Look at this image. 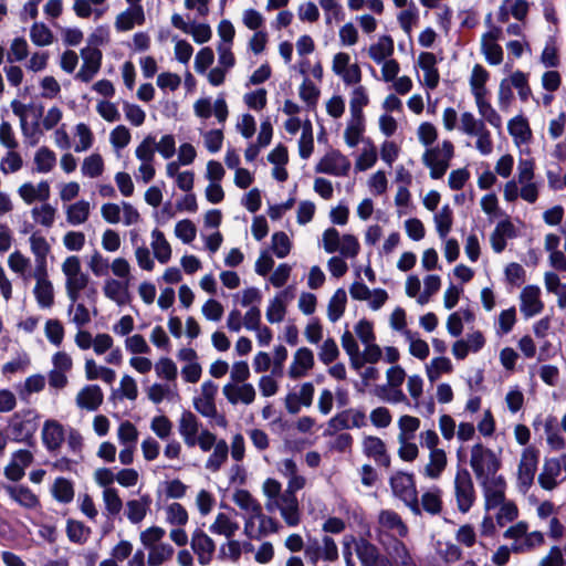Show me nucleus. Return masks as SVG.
I'll return each instance as SVG.
<instances>
[{
	"label": "nucleus",
	"instance_id": "9d476101",
	"mask_svg": "<svg viewBox=\"0 0 566 566\" xmlns=\"http://www.w3.org/2000/svg\"><path fill=\"white\" fill-rule=\"evenodd\" d=\"M83 64L76 74V78L88 83L98 73L102 64V51L97 48L85 46L81 50Z\"/></svg>",
	"mask_w": 566,
	"mask_h": 566
},
{
	"label": "nucleus",
	"instance_id": "6e6552de",
	"mask_svg": "<svg viewBox=\"0 0 566 566\" xmlns=\"http://www.w3.org/2000/svg\"><path fill=\"white\" fill-rule=\"evenodd\" d=\"M539 451L535 447H527L523 453L518 465L517 480L520 488L526 492L534 482L538 464Z\"/></svg>",
	"mask_w": 566,
	"mask_h": 566
},
{
	"label": "nucleus",
	"instance_id": "09e8293b",
	"mask_svg": "<svg viewBox=\"0 0 566 566\" xmlns=\"http://www.w3.org/2000/svg\"><path fill=\"white\" fill-rule=\"evenodd\" d=\"M418 9L416 8L415 3L411 2L407 9L399 12L397 20L403 32L407 35H410L412 28L418 21Z\"/></svg>",
	"mask_w": 566,
	"mask_h": 566
},
{
	"label": "nucleus",
	"instance_id": "4468645a",
	"mask_svg": "<svg viewBox=\"0 0 566 566\" xmlns=\"http://www.w3.org/2000/svg\"><path fill=\"white\" fill-rule=\"evenodd\" d=\"M418 65L423 71L424 85L430 90H434L438 86L440 80L438 69L436 67V55L431 52L420 53L418 57Z\"/></svg>",
	"mask_w": 566,
	"mask_h": 566
},
{
	"label": "nucleus",
	"instance_id": "f704fd0d",
	"mask_svg": "<svg viewBox=\"0 0 566 566\" xmlns=\"http://www.w3.org/2000/svg\"><path fill=\"white\" fill-rule=\"evenodd\" d=\"M34 295L41 307H51L54 303L53 285L49 280H39L34 287Z\"/></svg>",
	"mask_w": 566,
	"mask_h": 566
},
{
	"label": "nucleus",
	"instance_id": "69168bd1",
	"mask_svg": "<svg viewBox=\"0 0 566 566\" xmlns=\"http://www.w3.org/2000/svg\"><path fill=\"white\" fill-rule=\"evenodd\" d=\"M45 336L55 346H60L64 338V327L59 319H48L45 323Z\"/></svg>",
	"mask_w": 566,
	"mask_h": 566
},
{
	"label": "nucleus",
	"instance_id": "ddd939ff",
	"mask_svg": "<svg viewBox=\"0 0 566 566\" xmlns=\"http://www.w3.org/2000/svg\"><path fill=\"white\" fill-rule=\"evenodd\" d=\"M541 290L536 285H527L521 293V311L526 317H532L539 314L544 304L539 298Z\"/></svg>",
	"mask_w": 566,
	"mask_h": 566
},
{
	"label": "nucleus",
	"instance_id": "e2e57ef3",
	"mask_svg": "<svg viewBox=\"0 0 566 566\" xmlns=\"http://www.w3.org/2000/svg\"><path fill=\"white\" fill-rule=\"evenodd\" d=\"M188 518H189L188 512L184 507V505H181L178 502H174L170 505H168V507H167L168 523H170L171 525L184 526L187 524Z\"/></svg>",
	"mask_w": 566,
	"mask_h": 566
},
{
	"label": "nucleus",
	"instance_id": "2eb2a0df",
	"mask_svg": "<svg viewBox=\"0 0 566 566\" xmlns=\"http://www.w3.org/2000/svg\"><path fill=\"white\" fill-rule=\"evenodd\" d=\"M104 395L98 385H86L76 396L80 408L95 411L103 403Z\"/></svg>",
	"mask_w": 566,
	"mask_h": 566
},
{
	"label": "nucleus",
	"instance_id": "c756f323",
	"mask_svg": "<svg viewBox=\"0 0 566 566\" xmlns=\"http://www.w3.org/2000/svg\"><path fill=\"white\" fill-rule=\"evenodd\" d=\"M233 501L240 509L244 511H250L252 517L261 515V504L252 496V494L248 490H237L233 495Z\"/></svg>",
	"mask_w": 566,
	"mask_h": 566
},
{
	"label": "nucleus",
	"instance_id": "412c9836",
	"mask_svg": "<svg viewBox=\"0 0 566 566\" xmlns=\"http://www.w3.org/2000/svg\"><path fill=\"white\" fill-rule=\"evenodd\" d=\"M394 50L395 44L392 38L389 35H381L378 38L376 43L369 46L368 55L375 63L380 64L391 57Z\"/></svg>",
	"mask_w": 566,
	"mask_h": 566
},
{
	"label": "nucleus",
	"instance_id": "a211bd4d",
	"mask_svg": "<svg viewBox=\"0 0 566 566\" xmlns=\"http://www.w3.org/2000/svg\"><path fill=\"white\" fill-rule=\"evenodd\" d=\"M560 474V462L557 458H546L543 471L538 475V484L546 491L554 490L558 482L556 478Z\"/></svg>",
	"mask_w": 566,
	"mask_h": 566
},
{
	"label": "nucleus",
	"instance_id": "3c124183",
	"mask_svg": "<svg viewBox=\"0 0 566 566\" xmlns=\"http://www.w3.org/2000/svg\"><path fill=\"white\" fill-rule=\"evenodd\" d=\"M286 314V304L284 300L281 298V295H275V297L270 302L266 308V319L271 324L280 323L284 319Z\"/></svg>",
	"mask_w": 566,
	"mask_h": 566
},
{
	"label": "nucleus",
	"instance_id": "8fccbe9b",
	"mask_svg": "<svg viewBox=\"0 0 566 566\" xmlns=\"http://www.w3.org/2000/svg\"><path fill=\"white\" fill-rule=\"evenodd\" d=\"M29 54V44L22 36L14 38L11 41L10 49L7 55V60L10 63L20 62L24 60Z\"/></svg>",
	"mask_w": 566,
	"mask_h": 566
},
{
	"label": "nucleus",
	"instance_id": "5701e85b",
	"mask_svg": "<svg viewBox=\"0 0 566 566\" xmlns=\"http://www.w3.org/2000/svg\"><path fill=\"white\" fill-rule=\"evenodd\" d=\"M347 294L343 287L335 291L327 305V316L333 323L337 322L345 313Z\"/></svg>",
	"mask_w": 566,
	"mask_h": 566
},
{
	"label": "nucleus",
	"instance_id": "13d9d810",
	"mask_svg": "<svg viewBox=\"0 0 566 566\" xmlns=\"http://www.w3.org/2000/svg\"><path fill=\"white\" fill-rule=\"evenodd\" d=\"M377 161V148L375 144H368V147H365L361 154L358 156L355 168L358 171H365L371 168Z\"/></svg>",
	"mask_w": 566,
	"mask_h": 566
},
{
	"label": "nucleus",
	"instance_id": "dca6fc26",
	"mask_svg": "<svg viewBox=\"0 0 566 566\" xmlns=\"http://www.w3.org/2000/svg\"><path fill=\"white\" fill-rule=\"evenodd\" d=\"M314 366L313 352L307 347H301L294 355V361L290 366L289 375L293 379L304 377L308 369Z\"/></svg>",
	"mask_w": 566,
	"mask_h": 566
},
{
	"label": "nucleus",
	"instance_id": "473e14b6",
	"mask_svg": "<svg viewBox=\"0 0 566 566\" xmlns=\"http://www.w3.org/2000/svg\"><path fill=\"white\" fill-rule=\"evenodd\" d=\"M34 164L38 172L48 174L56 165V155L49 147L42 146L35 153Z\"/></svg>",
	"mask_w": 566,
	"mask_h": 566
},
{
	"label": "nucleus",
	"instance_id": "2f4dec72",
	"mask_svg": "<svg viewBox=\"0 0 566 566\" xmlns=\"http://www.w3.org/2000/svg\"><path fill=\"white\" fill-rule=\"evenodd\" d=\"M443 506V502L441 499V490L439 488H434L431 491H427L421 496V511H426L431 515H438L441 513Z\"/></svg>",
	"mask_w": 566,
	"mask_h": 566
},
{
	"label": "nucleus",
	"instance_id": "6e6d98bb",
	"mask_svg": "<svg viewBox=\"0 0 566 566\" xmlns=\"http://www.w3.org/2000/svg\"><path fill=\"white\" fill-rule=\"evenodd\" d=\"M175 234L184 243L189 244L196 239L197 228L191 220L184 219L177 222L175 227Z\"/></svg>",
	"mask_w": 566,
	"mask_h": 566
},
{
	"label": "nucleus",
	"instance_id": "864d4df0",
	"mask_svg": "<svg viewBox=\"0 0 566 566\" xmlns=\"http://www.w3.org/2000/svg\"><path fill=\"white\" fill-rule=\"evenodd\" d=\"M545 538L544 534L539 531H534L531 533L526 532V535L524 536V543L523 545H512V552L514 553H522V552H530L534 549L535 547H539L544 545Z\"/></svg>",
	"mask_w": 566,
	"mask_h": 566
},
{
	"label": "nucleus",
	"instance_id": "bb28decb",
	"mask_svg": "<svg viewBox=\"0 0 566 566\" xmlns=\"http://www.w3.org/2000/svg\"><path fill=\"white\" fill-rule=\"evenodd\" d=\"M512 88L517 91V95L522 102H527L532 96V90L528 84V75L522 71L513 72L509 77H505Z\"/></svg>",
	"mask_w": 566,
	"mask_h": 566
},
{
	"label": "nucleus",
	"instance_id": "7c9ffc66",
	"mask_svg": "<svg viewBox=\"0 0 566 566\" xmlns=\"http://www.w3.org/2000/svg\"><path fill=\"white\" fill-rule=\"evenodd\" d=\"M555 421L556 419L554 417H548L544 424V431L546 434V442L551 450L560 451L566 448V440L554 426Z\"/></svg>",
	"mask_w": 566,
	"mask_h": 566
},
{
	"label": "nucleus",
	"instance_id": "680f3d73",
	"mask_svg": "<svg viewBox=\"0 0 566 566\" xmlns=\"http://www.w3.org/2000/svg\"><path fill=\"white\" fill-rule=\"evenodd\" d=\"M369 102L366 88L361 85L356 86L350 95L349 109L354 114H364L363 108Z\"/></svg>",
	"mask_w": 566,
	"mask_h": 566
},
{
	"label": "nucleus",
	"instance_id": "f8f14e48",
	"mask_svg": "<svg viewBox=\"0 0 566 566\" xmlns=\"http://www.w3.org/2000/svg\"><path fill=\"white\" fill-rule=\"evenodd\" d=\"M65 434L63 426L54 419L44 421L42 428V442L48 451L53 452L62 446Z\"/></svg>",
	"mask_w": 566,
	"mask_h": 566
},
{
	"label": "nucleus",
	"instance_id": "ea45409f",
	"mask_svg": "<svg viewBox=\"0 0 566 566\" xmlns=\"http://www.w3.org/2000/svg\"><path fill=\"white\" fill-rule=\"evenodd\" d=\"M434 222L440 238H446L451 231L453 223V211L449 205H444L440 212L434 216Z\"/></svg>",
	"mask_w": 566,
	"mask_h": 566
},
{
	"label": "nucleus",
	"instance_id": "e433bc0d",
	"mask_svg": "<svg viewBox=\"0 0 566 566\" xmlns=\"http://www.w3.org/2000/svg\"><path fill=\"white\" fill-rule=\"evenodd\" d=\"M238 528L239 524L232 522L224 513H219L214 523L209 527L211 533L224 535L228 538H231Z\"/></svg>",
	"mask_w": 566,
	"mask_h": 566
},
{
	"label": "nucleus",
	"instance_id": "37998d69",
	"mask_svg": "<svg viewBox=\"0 0 566 566\" xmlns=\"http://www.w3.org/2000/svg\"><path fill=\"white\" fill-rule=\"evenodd\" d=\"M510 135L520 142H526L531 137V129L527 120L522 116H516L509 122L507 125Z\"/></svg>",
	"mask_w": 566,
	"mask_h": 566
},
{
	"label": "nucleus",
	"instance_id": "72a5a7b5",
	"mask_svg": "<svg viewBox=\"0 0 566 566\" xmlns=\"http://www.w3.org/2000/svg\"><path fill=\"white\" fill-rule=\"evenodd\" d=\"M447 467V454L442 449H433L430 452V462L426 465V474L431 479H438Z\"/></svg>",
	"mask_w": 566,
	"mask_h": 566
},
{
	"label": "nucleus",
	"instance_id": "bf43d9fd",
	"mask_svg": "<svg viewBox=\"0 0 566 566\" xmlns=\"http://www.w3.org/2000/svg\"><path fill=\"white\" fill-rule=\"evenodd\" d=\"M364 453L368 458L379 459L386 451L385 442L375 436H367L363 441Z\"/></svg>",
	"mask_w": 566,
	"mask_h": 566
},
{
	"label": "nucleus",
	"instance_id": "4d7b16f0",
	"mask_svg": "<svg viewBox=\"0 0 566 566\" xmlns=\"http://www.w3.org/2000/svg\"><path fill=\"white\" fill-rule=\"evenodd\" d=\"M480 115L495 128H501L502 118L486 98L475 102Z\"/></svg>",
	"mask_w": 566,
	"mask_h": 566
},
{
	"label": "nucleus",
	"instance_id": "a878e982",
	"mask_svg": "<svg viewBox=\"0 0 566 566\" xmlns=\"http://www.w3.org/2000/svg\"><path fill=\"white\" fill-rule=\"evenodd\" d=\"M151 235L154 238L151 247L155 258L161 264L167 263L171 258V247L169 242L166 240L165 234L158 229H154Z\"/></svg>",
	"mask_w": 566,
	"mask_h": 566
},
{
	"label": "nucleus",
	"instance_id": "a18cd8bd",
	"mask_svg": "<svg viewBox=\"0 0 566 566\" xmlns=\"http://www.w3.org/2000/svg\"><path fill=\"white\" fill-rule=\"evenodd\" d=\"M271 249L276 258L283 259L290 254L292 242L285 232L277 231L272 234Z\"/></svg>",
	"mask_w": 566,
	"mask_h": 566
},
{
	"label": "nucleus",
	"instance_id": "20e7f679",
	"mask_svg": "<svg viewBox=\"0 0 566 566\" xmlns=\"http://www.w3.org/2000/svg\"><path fill=\"white\" fill-rule=\"evenodd\" d=\"M453 157V144H439L434 147L427 148L423 154V164L430 168V177L440 179L444 176L449 168V161Z\"/></svg>",
	"mask_w": 566,
	"mask_h": 566
},
{
	"label": "nucleus",
	"instance_id": "4c0bfd02",
	"mask_svg": "<svg viewBox=\"0 0 566 566\" xmlns=\"http://www.w3.org/2000/svg\"><path fill=\"white\" fill-rule=\"evenodd\" d=\"M90 216V203L85 200H80L71 205L66 211V220L71 224H81L87 220Z\"/></svg>",
	"mask_w": 566,
	"mask_h": 566
},
{
	"label": "nucleus",
	"instance_id": "cd10ccee",
	"mask_svg": "<svg viewBox=\"0 0 566 566\" xmlns=\"http://www.w3.org/2000/svg\"><path fill=\"white\" fill-rule=\"evenodd\" d=\"M88 281L90 277L85 273H80L76 276L66 279V292L72 302L67 310L69 313L73 311L74 303L80 297V292L87 287Z\"/></svg>",
	"mask_w": 566,
	"mask_h": 566
},
{
	"label": "nucleus",
	"instance_id": "79ce46f5",
	"mask_svg": "<svg viewBox=\"0 0 566 566\" xmlns=\"http://www.w3.org/2000/svg\"><path fill=\"white\" fill-rule=\"evenodd\" d=\"M30 39L38 46H48L53 43V33L44 23L35 22L30 28Z\"/></svg>",
	"mask_w": 566,
	"mask_h": 566
},
{
	"label": "nucleus",
	"instance_id": "f257e3e1",
	"mask_svg": "<svg viewBox=\"0 0 566 566\" xmlns=\"http://www.w3.org/2000/svg\"><path fill=\"white\" fill-rule=\"evenodd\" d=\"M39 413L34 409H23L14 412L9 419L7 430L9 439L13 442L25 443L29 448H35V432L39 428Z\"/></svg>",
	"mask_w": 566,
	"mask_h": 566
},
{
	"label": "nucleus",
	"instance_id": "1a4fd4ad",
	"mask_svg": "<svg viewBox=\"0 0 566 566\" xmlns=\"http://www.w3.org/2000/svg\"><path fill=\"white\" fill-rule=\"evenodd\" d=\"M350 169V161L338 150L327 153L316 165L315 170L332 176H346Z\"/></svg>",
	"mask_w": 566,
	"mask_h": 566
},
{
	"label": "nucleus",
	"instance_id": "7ed1b4c3",
	"mask_svg": "<svg viewBox=\"0 0 566 566\" xmlns=\"http://www.w3.org/2000/svg\"><path fill=\"white\" fill-rule=\"evenodd\" d=\"M395 496L401 500L415 515H421L415 475L402 471L396 472L389 480Z\"/></svg>",
	"mask_w": 566,
	"mask_h": 566
},
{
	"label": "nucleus",
	"instance_id": "49530a36",
	"mask_svg": "<svg viewBox=\"0 0 566 566\" xmlns=\"http://www.w3.org/2000/svg\"><path fill=\"white\" fill-rule=\"evenodd\" d=\"M174 555V547L169 544H158L150 548L148 554V565L150 566H159L165 560L171 558Z\"/></svg>",
	"mask_w": 566,
	"mask_h": 566
},
{
	"label": "nucleus",
	"instance_id": "0eeeda50",
	"mask_svg": "<svg viewBox=\"0 0 566 566\" xmlns=\"http://www.w3.org/2000/svg\"><path fill=\"white\" fill-rule=\"evenodd\" d=\"M332 70L346 85H357L361 81L359 65L350 63V56L346 52H338L334 55Z\"/></svg>",
	"mask_w": 566,
	"mask_h": 566
},
{
	"label": "nucleus",
	"instance_id": "a19ab883",
	"mask_svg": "<svg viewBox=\"0 0 566 566\" xmlns=\"http://www.w3.org/2000/svg\"><path fill=\"white\" fill-rule=\"evenodd\" d=\"M365 130L364 114L350 113V118L345 130L346 142H358Z\"/></svg>",
	"mask_w": 566,
	"mask_h": 566
},
{
	"label": "nucleus",
	"instance_id": "338daca9",
	"mask_svg": "<svg viewBox=\"0 0 566 566\" xmlns=\"http://www.w3.org/2000/svg\"><path fill=\"white\" fill-rule=\"evenodd\" d=\"M390 554L396 558V560L401 566H410L413 564V560L409 553L408 547L406 546V544L402 541H400L398 538H394Z\"/></svg>",
	"mask_w": 566,
	"mask_h": 566
},
{
	"label": "nucleus",
	"instance_id": "423d86ee",
	"mask_svg": "<svg viewBox=\"0 0 566 566\" xmlns=\"http://www.w3.org/2000/svg\"><path fill=\"white\" fill-rule=\"evenodd\" d=\"M457 505L461 513H468L475 501V491L470 472L459 469L454 479Z\"/></svg>",
	"mask_w": 566,
	"mask_h": 566
},
{
	"label": "nucleus",
	"instance_id": "de8ad7c7",
	"mask_svg": "<svg viewBox=\"0 0 566 566\" xmlns=\"http://www.w3.org/2000/svg\"><path fill=\"white\" fill-rule=\"evenodd\" d=\"M452 369V363L448 357H436L431 360V366L427 367V376L430 381H436L442 373L449 374Z\"/></svg>",
	"mask_w": 566,
	"mask_h": 566
},
{
	"label": "nucleus",
	"instance_id": "f03ea898",
	"mask_svg": "<svg viewBox=\"0 0 566 566\" xmlns=\"http://www.w3.org/2000/svg\"><path fill=\"white\" fill-rule=\"evenodd\" d=\"M470 465L476 480H479L481 484H485L489 476L497 473L502 467V462L493 450L479 442L471 448Z\"/></svg>",
	"mask_w": 566,
	"mask_h": 566
},
{
	"label": "nucleus",
	"instance_id": "39448f33",
	"mask_svg": "<svg viewBox=\"0 0 566 566\" xmlns=\"http://www.w3.org/2000/svg\"><path fill=\"white\" fill-rule=\"evenodd\" d=\"M360 536L358 537L355 553L361 566H375L381 555L379 548L369 539L371 537V527L365 517L359 516Z\"/></svg>",
	"mask_w": 566,
	"mask_h": 566
},
{
	"label": "nucleus",
	"instance_id": "c03bdc74",
	"mask_svg": "<svg viewBox=\"0 0 566 566\" xmlns=\"http://www.w3.org/2000/svg\"><path fill=\"white\" fill-rule=\"evenodd\" d=\"M352 411V408L346 409L332 417L327 422L328 429L325 430L324 436H333L337 431L350 429L349 417Z\"/></svg>",
	"mask_w": 566,
	"mask_h": 566
},
{
	"label": "nucleus",
	"instance_id": "b1692460",
	"mask_svg": "<svg viewBox=\"0 0 566 566\" xmlns=\"http://www.w3.org/2000/svg\"><path fill=\"white\" fill-rule=\"evenodd\" d=\"M151 499L149 495H143L140 500H130L127 502V518L133 523L137 524L142 522L149 509Z\"/></svg>",
	"mask_w": 566,
	"mask_h": 566
},
{
	"label": "nucleus",
	"instance_id": "aec40b11",
	"mask_svg": "<svg viewBox=\"0 0 566 566\" xmlns=\"http://www.w3.org/2000/svg\"><path fill=\"white\" fill-rule=\"evenodd\" d=\"M459 128L470 137L478 138V142H483V139L489 137L484 123L475 118L470 112L461 115Z\"/></svg>",
	"mask_w": 566,
	"mask_h": 566
},
{
	"label": "nucleus",
	"instance_id": "5fc2aeb1",
	"mask_svg": "<svg viewBox=\"0 0 566 566\" xmlns=\"http://www.w3.org/2000/svg\"><path fill=\"white\" fill-rule=\"evenodd\" d=\"M104 163L99 154H93L86 157L82 165V172L84 176L91 178L98 177L103 174Z\"/></svg>",
	"mask_w": 566,
	"mask_h": 566
},
{
	"label": "nucleus",
	"instance_id": "603ef678",
	"mask_svg": "<svg viewBox=\"0 0 566 566\" xmlns=\"http://www.w3.org/2000/svg\"><path fill=\"white\" fill-rule=\"evenodd\" d=\"M483 486L484 493V507L486 511L493 510L497 506H501L505 502V493L502 490H494L489 480L485 484H481Z\"/></svg>",
	"mask_w": 566,
	"mask_h": 566
},
{
	"label": "nucleus",
	"instance_id": "6ab92c4d",
	"mask_svg": "<svg viewBox=\"0 0 566 566\" xmlns=\"http://www.w3.org/2000/svg\"><path fill=\"white\" fill-rule=\"evenodd\" d=\"M489 77V72L481 64L473 66L469 83L475 102L486 98L488 90L485 84Z\"/></svg>",
	"mask_w": 566,
	"mask_h": 566
},
{
	"label": "nucleus",
	"instance_id": "f3484780",
	"mask_svg": "<svg viewBox=\"0 0 566 566\" xmlns=\"http://www.w3.org/2000/svg\"><path fill=\"white\" fill-rule=\"evenodd\" d=\"M145 21V14L142 6H132L120 12L115 20L117 31L125 32L132 30L136 24L140 25Z\"/></svg>",
	"mask_w": 566,
	"mask_h": 566
},
{
	"label": "nucleus",
	"instance_id": "393cba45",
	"mask_svg": "<svg viewBox=\"0 0 566 566\" xmlns=\"http://www.w3.org/2000/svg\"><path fill=\"white\" fill-rule=\"evenodd\" d=\"M379 523L388 530H396L400 537H406L408 535V526L402 521L401 516L395 511L382 510L379 513Z\"/></svg>",
	"mask_w": 566,
	"mask_h": 566
},
{
	"label": "nucleus",
	"instance_id": "c85d7f7f",
	"mask_svg": "<svg viewBox=\"0 0 566 566\" xmlns=\"http://www.w3.org/2000/svg\"><path fill=\"white\" fill-rule=\"evenodd\" d=\"M52 495L60 503L72 502L74 499L73 482L63 476L56 478L52 486Z\"/></svg>",
	"mask_w": 566,
	"mask_h": 566
},
{
	"label": "nucleus",
	"instance_id": "c9c22d12",
	"mask_svg": "<svg viewBox=\"0 0 566 566\" xmlns=\"http://www.w3.org/2000/svg\"><path fill=\"white\" fill-rule=\"evenodd\" d=\"M228 453L229 448L227 442L224 440H219L214 446L213 452L207 460L206 468L212 472L219 471L221 465L227 461Z\"/></svg>",
	"mask_w": 566,
	"mask_h": 566
},
{
	"label": "nucleus",
	"instance_id": "58836bf2",
	"mask_svg": "<svg viewBox=\"0 0 566 566\" xmlns=\"http://www.w3.org/2000/svg\"><path fill=\"white\" fill-rule=\"evenodd\" d=\"M90 533V527L80 521L70 518L66 523V535L72 543L84 544Z\"/></svg>",
	"mask_w": 566,
	"mask_h": 566
},
{
	"label": "nucleus",
	"instance_id": "052dcab7",
	"mask_svg": "<svg viewBox=\"0 0 566 566\" xmlns=\"http://www.w3.org/2000/svg\"><path fill=\"white\" fill-rule=\"evenodd\" d=\"M481 52L491 65H499L503 61V49L494 42H481Z\"/></svg>",
	"mask_w": 566,
	"mask_h": 566
},
{
	"label": "nucleus",
	"instance_id": "774afa93",
	"mask_svg": "<svg viewBox=\"0 0 566 566\" xmlns=\"http://www.w3.org/2000/svg\"><path fill=\"white\" fill-rule=\"evenodd\" d=\"M156 373L159 377L166 380H175L178 375L177 366L172 359L168 357H161L155 365Z\"/></svg>",
	"mask_w": 566,
	"mask_h": 566
},
{
	"label": "nucleus",
	"instance_id": "9b49d317",
	"mask_svg": "<svg viewBox=\"0 0 566 566\" xmlns=\"http://www.w3.org/2000/svg\"><path fill=\"white\" fill-rule=\"evenodd\" d=\"M191 548L198 555L200 565H208L216 551V543L202 530L197 528L191 538Z\"/></svg>",
	"mask_w": 566,
	"mask_h": 566
},
{
	"label": "nucleus",
	"instance_id": "4be33fe9",
	"mask_svg": "<svg viewBox=\"0 0 566 566\" xmlns=\"http://www.w3.org/2000/svg\"><path fill=\"white\" fill-rule=\"evenodd\" d=\"M104 294L112 301H115L118 305H123L129 298L128 282H120L114 279H109L105 282Z\"/></svg>",
	"mask_w": 566,
	"mask_h": 566
},
{
	"label": "nucleus",
	"instance_id": "0e129e2a",
	"mask_svg": "<svg viewBox=\"0 0 566 566\" xmlns=\"http://www.w3.org/2000/svg\"><path fill=\"white\" fill-rule=\"evenodd\" d=\"M514 101L513 88L505 78L501 80L497 91V105L502 112H509Z\"/></svg>",
	"mask_w": 566,
	"mask_h": 566
}]
</instances>
